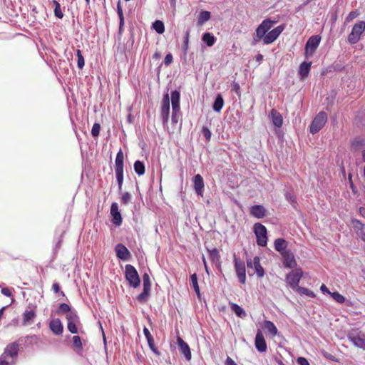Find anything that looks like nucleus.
Wrapping results in <instances>:
<instances>
[{
  "instance_id": "nucleus-1",
  "label": "nucleus",
  "mask_w": 365,
  "mask_h": 365,
  "mask_svg": "<svg viewBox=\"0 0 365 365\" xmlns=\"http://www.w3.org/2000/svg\"><path fill=\"white\" fill-rule=\"evenodd\" d=\"M180 94L177 90L171 91L170 99L169 94L165 93L163 95L161 102L160 115L163 125L168 123L170 116V101L172 103V122L175 124L178 121V115L180 113Z\"/></svg>"
},
{
  "instance_id": "nucleus-2",
  "label": "nucleus",
  "mask_w": 365,
  "mask_h": 365,
  "mask_svg": "<svg viewBox=\"0 0 365 365\" xmlns=\"http://www.w3.org/2000/svg\"><path fill=\"white\" fill-rule=\"evenodd\" d=\"M123 160L124 155L121 149L118 152L115 160V173L119 190L121 191L123 182Z\"/></svg>"
},
{
  "instance_id": "nucleus-3",
  "label": "nucleus",
  "mask_w": 365,
  "mask_h": 365,
  "mask_svg": "<svg viewBox=\"0 0 365 365\" xmlns=\"http://www.w3.org/2000/svg\"><path fill=\"white\" fill-rule=\"evenodd\" d=\"M19 351V344L16 342L10 343L6 346L0 357L2 359L10 361L11 364L15 365L18 359Z\"/></svg>"
},
{
  "instance_id": "nucleus-4",
  "label": "nucleus",
  "mask_w": 365,
  "mask_h": 365,
  "mask_svg": "<svg viewBox=\"0 0 365 365\" xmlns=\"http://www.w3.org/2000/svg\"><path fill=\"white\" fill-rule=\"evenodd\" d=\"M125 277L129 285L137 288L140 284V279L136 269L131 264H126L125 267Z\"/></svg>"
},
{
  "instance_id": "nucleus-5",
  "label": "nucleus",
  "mask_w": 365,
  "mask_h": 365,
  "mask_svg": "<svg viewBox=\"0 0 365 365\" xmlns=\"http://www.w3.org/2000/svg\"><path fill=\"white\" fill-rule=\"evenodd\" d=\"M253 231L256 236L257 244L260 247H265L267 244V231L264 225L257 222L253 226Z\"/></svg>"
},
{
  "instance_id": "nucleus-6",
  "label": "nucleus",
  "mask_w": 365,
  "mask_h": 365,
  "mask_svg": "<svg viewBox=\"0 0 365 365\" xmlns=\"http://www.w3.org/2000/svg\"><path fill=\"white\" fill-rule=\"evenodd\" d=\"M365 31V21H361L355 24L348 36V41L350 44L356 43Z\"/></svg>"
},
{
  "instance_id": "nucleus-7",
  "label": "nucleus",
  "mask_w": 365,
  "mask_h": 365,
  "mask_svg": "<svg viewBox=\"0 0 365 365\" xmlns=\"http://www.w3.org/2000/svg\"><path fill=\"white\" fill-rule=\"evenodd\" d=\"M327 121V115L324 111L319 112L313 119L310 126L309 132L312 134L318 133Z\"/></svg>"
},
{
  "instance_id": "nucleus-8",
  "label": "nucleus",
  "mask_w": 365,
  "mask_h": 365,
  "mask_svg": "<svg viewBox=\"0 0 365 365\" xmlns=\"http://www.w3.org/2000/svg\"><path fill=\"white\" fill-rule=\"evenodd\" d=\"M348 339L356 346L365 350V334L357 329H352L347 334Z\"/></svg>"
},
{
  "instance_id": "nucleus-9",
  "label": "nucleus",
  "mask_w": 365,
  "mask_h": 365,
  "mask_svg": "<svg viewBox=\"0 0 365 365\" xmlns=\"http://www.w3.org/2000/svg\"><path fill=\"white\" fill-rule=\"evenodd\" d=\"M303 272L300 268L291 271L286 277V281L293 290H297L299 286V283L302 277Z\"/></svg>"
},
{
  "instance_id": "nucleus-10",
  "label": "nucleus",
  "mask_w": 365,
  "mask_h": 365,
  "mask_svg": "<svg viewBox=\"0 0 365 365\" xmlns=\"http://www.w3.org/2000/svg\"><path fill=\"white\" fill-rule=\"evenodd\" d=\"M275 24L274 21H272L269 19H266L258 26L256 29V38L255 41L262 39L267 35V32L271 29L273 25Z\"/></svg>"
},
{
  "instance_id": "nucleus-11",
  "label": "nucleus",
  "mask_w": 365,
  "mask_h": 365,
  "mask_svg": "<svg viewBox=\"0 0 365 365\" xmlns=\"http://www.w3.org/2000/svg\"><path fill=\"white\" fill-rule=\"evenodd\" d=\"M275 24L274 21H272L269 19H266L258 26L256 29V38L255 41L262 39L267 35V32L271 29L273 25Z\"/></svg>"
},
{
  "instance_id": "nucleus-12",
  "label": "nucleus",
  "mask_w": 365,
  "mask_h": 365,
  "mask_svg": "<svg viewBox=\"0 0 365 365\" xmlns=\"http://www.w3.org/2000/svg\"><path fill=\"white\" fill-rule=\"evenodd\" d=\"M143 292L137 297V299L139 302L143 303L145 302L148 299V297L150 294V292L151 289V282L150 276L148 273H144L143 275Z\"/></svg>"
},
{
  "instance_id": "nucleus-13",
  "label": "nucleus",
  "mask_w": 365,
  "mask_h": 365,
  "mask_svg": "<svg viewBox=\"0 0 365 365\" xmlns=\"http://www.w3.org/2000/svg\"><path fill=\"white\" fill-rule=\"evenodd\" d=\"M321 41V37L318 35L312 36L305 44V55L306 57L312 56L316 49L319 46Z\"/></svg>"
},
{
  "instance_id": "nucleus-14",
  "label": "nucleus",
  "mask_w": 365,
  "mask_h": 365,
  "mask_svg": "<svg viewBox=\"0 0 365 365\" xmlns=\"http://www.w3.org/2000/svg\"><path fill=\"white\" fill-rule=\"evenodd\" d=\"M235 269L237 276L241 284H245L246 282V269L244 262L238 259L235 256L234 257Z\"/></svg>"
},
{
  "instance_id": "nucleus-15",
  "label": "nucleus",
  "mask_w": 365,
  "mask_h": 365,
  "mask_svg": "<svg viewBox=\"0 0 365 365\" xmlns=\"http://www.w3.org/2000/svg\"><path fill=\"white\" fill-rule=\"evenodd\" d=\"M284 30V26L279 25L272 30L267 32V35L263 38V42L264 44H270L273 43L281 34V33Z\"/></svg>"
},
{
  "instance_id": "nucleus-16",
  "label": "nucleus",
  "mask_w": 365,
  "mask_h": 365,
  "mask_svg": "<svg viewBox=\"0 0 365 365\" xmlns=\"http://www.w3.org/2000/svg\"><path fill=\"white\" fill-rule=\"evenodd\" d=\"M110 215L112 217V223L118 227L122 224V216L118 210V205L117 202H113L110 206Z\"/></svg>"
},
{
  "instance_id": "nucleus-17",
  "label": "nucleus",
  "mask_w": 365,
  "mask_h": 365,
  "mask_svg": "<svg viewBox=\"0 0 365 365\" xmlns=\"http://www.w3.org/2000/svg\"><path fill=\"white\" fill-rule=\"evenodd\" d=\"M283 259V265L286 268L294 269L297 267V261L294 255L291 250L287 251L282 255Z\"/></svg>"
},
{
  "instance_id": "nucleus-18",
  "label": "nucleus",
  "mask_w": 365,
  "mask_h": 365,
  "mask_svg": "<svg viewBox=\"0 0 365 365\" xmlns=\"http://www.w3.org/2000/svg\"><path fill=\"white\" fill-rule=\"evenodd\" d=\"M255 345L259 352H265L267 346L264 337L260 330H258L255 336Z\"/></svg>"
},
{
  "instance_id": "nucleus-19",
  "label": "nucleus",
  "mask_w": 365,
  "mask_h": 365,
  "mask_svg": "<svg viewBox=\"0 0 365 365\" xmlns=\"http://www.w3.org/2000/svg\"><path fill=\"white\" fill-rule=\"evenodd\" d=\"M115 252L118 258L126 261L130 257L128 249L123 244H117L115 247Z\"/></svg>"
},
{
  "instance_id": "nucleus-20",
  "label": "nucleus",
  "mask_w": 365,
  "mask_h": 365,
  "mask_svg": "<svg viewBox=\"0 0 365 365\" xmlns=\"http://www.w3.org/2000/svg\"><path fill=\"white\" fill-rule=\"evenodd\" d=\"M177 343L181 354L184 355L185 358L187 361H190L192 356L188 344L180 336H178L177 339Z\"/></svg>"
},
{
  "instance_id": "nucleus-21",
  "label": "nucleus",
  "mask_w": 365,
  "mask_h": 365,
  "mask_svg": "<svg viewBox=\"0 0 365 365\" xmlns=\"http://www.w3.org/2000/svg\"><path fill=\"white\" fill-rule=\"evenodd\" d=\"M204 180L200 174H197L193 178V188L197 195L202 196L204 190Z\"/></svg>"
},
{
  "instance_id": "nucleus-22",
  "label": "nucleus",
  "mask_w": 365,
  "mask_h": 365,
  "mask_svg": "<svg viewBox=\"0 0 365 365\" xmlns=\"http://www.w3.org/2000/svg\"><path fill=\"white\" fill-rule=\"evenodd\" d=\"M143 334L147 339L148 344L150 350L157 356H159L160 354V351H158V348L155 345L154 338L150 334L149 329L144 327L143 328Z\"/></svg>"
},
{
  "instance_id": "nucleus-23",
  "label": "nucleus",
  "mask_w": 365,
  "mask_h": 365,
  "mask_svg": "<svg viewBox=\"0 0 365 365\" xmlns=\"http://www.w3.org/2000/svg\"><path fill=\"white\" fill-rule=\"evenodd\" d=\"M49 328L56 335H61L63 331V326L59 319H51L49 322Z\"/></svg>"
},
{
  "instance_id": "nucleus-24",
  "label": "nucleus",
  "mask_w": 365,
  "mask_h": 365,
  "mask_svg": "<svg viewBox=\"0 0 365 365\" xmlns=\"http://www.w3.org/2000/svg\"><path fill=\"white\" fill-rule=\"evenodd\" d=\"M250 214L257 218H263L267 214V210L261 205H255L250 207Z\"/></svg>"
},
{
  "instance_id": "nucleus-25",
  "label": "nucleus",
  "mask_w": 365,
  "mask_h": 365,
  "mask_svg": "<svg viewBox=\"0 0 365 365\" xmlns=\"http://www.w3.org/2000/svg\"><path fill=\"white\" fill-rule=\"evenodd\" d=\"M312 66V62L304 61L299 65L298 74L301 80L308 77Z\"/></svg>"
},
{
  "instance_id": "nucleus-26",
  "label": "nucleus",
  "mask_w": 365,
  "mask_h": 365,
  "mask_svg": "<svg viewBox=\"0 0 365 365\" xmlns=\"http://www.w3.org/2000/svg\"><path fill=\"white\" fill-rule=\"evenodd\" d=\"M274 245L275 250L279 252L281 255L289 250L287 249V242L283 238L276 239Z\"/></svg>"
},
{
  "instance_id": "nucleus-27",
  "label": "nucleus",
  "mask_w": 365,
  "mask_h": 365,
  "mask_svg": "<svg viewBox=\"0 0 365 365\" xmlns=\"http://www.w3.org/2000/svg\"><path fill=\"white\" fill-rule=\"evenodd\" d=\"M352 224L359 237L365 242V224L358 220H354Z\"/></svg>"
},
{
  "instance_id": "nucleus-28",
  "label": "nucleus",
  "mask_w": 365,
  "mask_h": 365,
  "mask_svg": "<svg viewBox=\"0 0 365 365\" xmlns=\"http://www.w3.org/2000/svg\"><path fill=\"white\" fill-rule=\"evenodd\" d=\"M269 117L275 127H282L283 123V118L282 115L277 110L272 109L270 112Z\"/></svg>"
},
{
  "instance_id": "nucleus-29",
  "label": "nucleus",
  "mask_w": 365,
  "mask_h": 365,
  "mask_svg": "<svg viewBox=\"0 0 365 365\" xmlns=\"http://www.w3.org/2000/svg\"><path fill=\"white\" fill-rule=\"evenodd\" d=\"M253 268L255 269V273L257 274V277L259 278L264 277V270L260 264V258L258 256H255L253 258Z\"/></svg>"
},
{
  "instance_id": "nucleus-30",
  "label": "nucleus",
  "mask_w": 365,
  "mask_h": 365,
  "mask_svg": "<svg viewBox=\"0 0 365 365\" xmlns=\"http://www.w3.org/2000/svg\"><path fill=\"white\" fill-rule=\"evenodd\" d=\"M36 314L34 310L26 309L23 314V325H28L32 322L36 317Z\"/></svg>"
},
{
  "instance_id": "nucleus-31",
  "label": "nucleus",
  "mask_w": 365,
  "mask_h": 365,
  "mask_svg": "<svg viewBox=\"0 0 365 365\" xmlns=\"http://www.w3.org/2000/svg\"><path fill=\"white\" fill-rule=\"evenodd\" d=\"M263 328L266 329L272 336H275L278 333L277 328L274 324L269 320H265L264 322Z\"/></svg>"
},
{
  "instance_id": "nucleus-32",
  "label": "nucleus",
  "mask_w": 365,
  "mask_h": 365,
  "mask_svg": "<svg viewBox=\"0 0 365 365\" xmlns=\"http://www.w3.org/2000/svg\"><path fill=\"white\" fill-rule=\"evenodd\" d=\"M231 310L240 318H245L247 316V314L244 309H242L240 306L235 303L230 304Z\"/></svg>"
},
{
  "instance_id": "nucleus-33",
  "label": "nucleus",
  "mask_w": 365,
  "mask_h": 365,
  "mask_svg": "<svg viewBox=\"0 0 365 365\" xmlns=\"http://www.w3.org/2000/svg\"><path fill=\"white\" fill-rule=\"evenodd\" d=\"M223 106L224 99L220 94H218L215 99V101L212 105V108L215 112L219 113L222 110Z\"/></svg>"
},
{
  "instance_id": "nucleus-34",
  "label": "nucleus",
  "mask_w": 365,
  "mask_h": 365,
  "mask_svg": "<svg viewBox=\"0 0 365 365\" xmlns=\"http://www.w3.org/2000/svg\"><path fill=\"white\" fill-rule=\"evenodd\" d=\"M211 16L210 12L207 11H202L197 17V25L202 26L210 20Z\"/></svg>"
},
{
  "instance_id": "nucleus-35",
  "label": "nucleus",
  "mask_w": 365,
  "mask_h": 365,
  "mask_svg": "<svg viewBox=\"0 0 365 365\" xmlns=\"http://www.w3.org/2000/svg\"><path fill=\"white\" fill-rule=\"evenodd\" d=\"M202 40L207 46L210 47L215 44L216 38L211 33L205 32L202 35Z\"/></svg>"
},
{
  "instance_id": "nucleus-36",
  "label": "nucleus",
  "mask_w": 365,
  "mask_h": 365,
  "mask_svg": "<svg viewBox=\"0 0 365 365\" xmlns=\"http://www.w3.org/2000/svg\"><path fill=\"white\" fill-rule=\"evenodd\" d=\"M133 168H134V170L137 175H138L140 176L144 175L145 168V165H144L143 162H142L140 160H136L134 163Z\"/></svg>"
},
{
  "instance_id": "nucleus-37",
  "label": "nucleus",
  "mask_w": 365,
  "mask_h": 365,
  "mask_svg": "<svg viewBox=\"0 0 365 365\" xmlns=\"http://www.w3.org/2000/svg\"><path fill=\"white\" fill-rule=\"evenodd\" d=\"M153 29L159 34H162L165 31V26L162 21L160 20H155L153 23Z\"/></svg>"
},
{
  "instance_id": "nucleus-38",
  "label": "nucleus",
  "mask_w": 365,
  "mask_h": 365,
  "mask_svg": "<svg viewBox=\"0 0 365 365\" xmlns=\"http://www.w3.org/2000/svg\"><path fill=\"white\" fill-rule=\"evenodd\" d=\"M66 319L68 322H80L76 311L72 309L66 314Z\"/></svg>"
},
{
  "instance_id": "nucleus-39",
  "label": "nucleus",
  "mask_w": 365,
  "mask_h": 365,
  "mask_svg": "<svg viewBox=\"0 0 365 365\" xmlns=\"http://www.w3.org/2000/svg\"><path fill=\"white\" fill-rule=\"evenodd\" d=\"M207 251L209 252V257L213 262H218L220 261V253L216 248L207 249Z\"/></svg>"
},
{
  "instance_id": "nucleus-40",
  "label": "nucleus",
  "mask_w": 365,
  "mask_h": 365,
  "mask_svg": "<svg viewBox=\"0 0 365 365\" xmlns=\"http://www.w3.org/2000/svg\"><path fill=\"white\" fill-rule=\"evenodd\" d=\"M71 307L66 304L61 303L59 304L57 312L58 314H67L69 311H71Z\"/></svg>"
},
{
  "instance_id": "nucleus-41",
  "label": "nucleus",
  "mask_w": 365,
  "mask_h": 365,
  "mask_svg": "<svg viewBox=\"0 0 365 365\" xmlns=\"http://www.w3.org/2000/svg\"><path fill=\"white\" fill-rule=\"evenodd\" d=\"M296 291L300 294H304L310 297H315V294L312 291L305 287H299Z\"/></svg>"
},
{
  "instance_id": "nucleus-42",
  "label": "nucleus",
  "mask_w": 365,
  "mask_h": 365,
  "mask_svg": "<svg viewBox=\"0 0 365 365\" xmlns=\"http://www.w3.org/2000/svg\"><path fill=\"white\" fill-rule=\"evenodd\" d=\"M54 7V14L58 19H62L63 16V14L61 9V5L57 1H53Z\"/></svg>"
},
{
  "instance_id": "nucleus-43",
  "label": "nucleus",
  "mask_w": 365,
  "mask_h": 365,
  "mask_svg": "<svg viewBox=\"0 0 365 365\" xmlns=\"http://www.w3.org/2000/svg\"><path fill=\"white\" fill-rule=\"evenodd\" d=\"M76 56L78 58L77 66H78V68L82 69L85 65V61H84V58L81 53V50H79V49L76 50Z\"/></svg>"
},
{
  "instance_id": "nucleus-44",
  "label": "nucleus",
  "mask_w": 365,
  "mask_h": 365,
  "mask_svg": "<svg viewBox=\"0 0 365 365\" xmlns=\"http://www.w3.org/2000/svg\"><path fill=\"white\" fill-rule=\"evenodd\" d=\"M329 295L338 303L343 304L345 302V297L337 292H331Z\"/></svg>"
},
{
  "instance_id": "nucleus-45",
  "label": "nucleus",
  "mask_w": 365,
  "mask_h": 365,
  "mask_svg": "<svg viewBox=\"0 0 365 365\" xmlns=\"http://www.w3.org/2000/svg\"><path fill=\"white\" fill-rule=\"evenodd\" d=\"M80 322H68L67 328H68V331L71 334H77L78 333L77 325Z\"/></svg>"
},
{
  "instance_id": "nucleus-46",
  "label": "nucleus",
  "mask_w": 365,
  "mask_h": 365,
  "mask_svg": "<svg viewBox=\"0 0 365 365\" xmlns=\"http://www.w3.org/2000/svg\"><path fill=\"white\" fill-rule=\"evenodd\" d=\"M101 125L98 123H95L91 129V134L93 137H98L100 133Z\"/></svg>"
},
{
  "instance_id": "nucleus-47",
  "label": "nucleus",
  "mask_w": 365,
  "mask_h": 365,
  "mask_svg": "<svg viewBox=\"0 0 365 365\" xmlns=\"http://www.w3.org/2000/svg\"><path fill=\"white\" fill-rule=\"evenodd\" d=\"M202 133L207 141L210 140L212 133L207 127H206V126L202 127Z\"/></svg>"
},
{
  "instance_id": "nucleus-48",
  "label": "nucleus",
  "mask_w": 365,
  "mask_h": 365,
  "mask_svg": "<svg viewBox=\"0 0 365 365\" xmlns=\"http://www.w3.org/2000/svg\"><path fill=\"white\" fill-rule=\"evenodd\" d=\"M131 198H132L131 195H130L129 192H124V193L122 195V197H121V202H122V203H123L124 205H127V204H128V203L130 202Z\"/></svg>"
},
{
  "instance_id": "nucleus-49",
  "label": "nucleus",
  "mask_w": 365,
  "mask_h": 365,
  "mask_svg": "<svg viewBox=\"0 0 365 365\" xmlns=\"http://www.w3.org/2000/svg\"><path fill=\"white\" fill-rule=\"evenodd\" d=\"M190 281H191L192 287H193L194 290L200 288L199 285H198V282H197V277L195 273L191 274Z\"/></svg>"
},
{
  "instance_id": "nucleus-50",
  "label": "nucleus",
  "mask_w": 365,
  "mask_h": 365,
  "mask_svg": "<svg viewBox=\"0 0 365 365\" xmlns=\"http://www.w3.org/2000/svg\"><path fill=\"white\" fill-rule=\"evenodd\" d=\"M73 346L76 348L81 349H82V343L80 336H73Z\"/></svg>"
},
{
  "instance_id": "nucleus-51",
  "label": "nucleus",
  "mask_w": 365,
  "mask_h": 365,
  "mask_svg": "<svg viewBox=\"0 0 365 365\" xmlns=\"http://www.w3.org/2000/svg\"><path fill=\"white\" fill-rule=\"evenodd\" d=\"M297 361L299 365H309L307 359L302 356L298 357Z\"/></svg>"
},
{
  "instance_id": "nucleus-52",
  "label": "nucleus",
  "mask_w": 365,
  "mask_h": 365,
  "mask_svg": "<svg viewBox=\"0 0 365 365\" xmlns=\"http://www.w3.org/2000/svg\"><path fill=\"white\" fill-rule=\"evenodd\" d=\"M173 56L171 53H168L165 57V59H164V63L166 65V66H168L170 65L172 62H173Z\"/></svg>"
},
{
  "instance_id": "nucleus-53",
  "label": "nucleus",
  "mask_w": 365,
  "mask_h": 365,
  "mask_svg": "<svg viewBox=\"0 0 365 365\" xmlns=\"http://www.w3.org/2000/svg\"><path fill=\"white\" fill-rule=\"evenodd\" d=\"M285 197L292 205L296 202V199H295L294 196L292 195L290 193H288V192L286 193Z\"/></svg>"
},
{
  "instance_id": "nucleus-54",
  "label": "nucleus",
  "mask_w": 365,
  "mask_h": 365,
  "mask_svg": "<svg viewBox=\"0 0 365 365\" xmlns=\"http://www.w3.org/2000/svg\"><path fill=\"white\" fill-rule=\"evenodd\" d=\"M117 13H118V17H119V20L124 19L123 9H122L120 4H118V6H117Z\"/></svg>"
},
{
  "instance_id": "nucleus-55",
  "label": "nucleus",
  "mask_w": 365,
  "mask_h": 365,
  "mask_svg": "<svg viewBox=\"0 0 365 365\" xmlns=\"http://www.w3.org/2000/svg\"><path fill=\"white\" fill-rule=\"evenodd\" d=\"M364 145H365V140H356L353 143V146H354V147L363 146Z\"/></svg>"
},
{
  "instance_id": "nucleus-56",
  "label": "nucleus",
  "mask_w": 365,
  "mask_h": 365,
  "mask_svg": "<svg viewBox=\"0 0 365 365\" xmlns=\"http://www.w3.org/2000/svg\"><path fill=\"white\" fill-rule=\"evenodd\" d=\"M1 294L6 297H11V292L9 288H2L1 289Z\"/></svg>"
},
{
  "instance_id": "nucleus-57",
  "label": "nucleus",
  "mask_w": 365,
  "mask_h": 365,
  "mask_svg": "<svg viewBox=\"0 0 365 365\" xmlns=\"http://www.w3.org/2000/svg\"><path fill=\"white\" fill-rule=\"evenodd\" d=\"M60 285L57 282H54L52 285V290L54 293H58L60 292Z\"/></svg>"
},
{
  "instance_id": "nucleus-58",
  "label": "nucleus",
  "mask_w": 365,
  "mask_h": 365,
  "mask_svg": "<svg viewBox=\"0 0 365 365\" xmlns=\"http://www.w3.org/2000/svg\"><path fill=\"white\" fill-rule=\"evenodd\" d=\"M189 37H190V29H187L185 33L184 36V42L185 44H189Z\"/></svg>"
},
{
  "instance_id": "nucleus-59",
  "label": "nucleus",
  "mask_w": 365,
  "mask_h": 365,
  "mask_svg": "<svg viewBox=\"0 0 365 365\" xmlns=\"http://www.w3.org/2000/svg\"><path fill=\"white\" fill-rule=\"evenodd\" d=\"M225 365H237L235 361L231 359L230 357L227 356L225 361Z\"/></svg>"
},
{
  "instance_id": "nucleus-60",
  "label": "nucleus",
  "mask_w": 365,
  "mask_h": 365,
  "mask_svg": "<svg viewBox=\"0 0 365 365\" xmlns=\"http://www.w3.org/2000/svg\"><path fill=\"white\" fill-rule=\"evenodd\" d=\"M232 91H234L238 96L240 95V88L238 83H234Z\"/></svg>"
},
{
  "instance_id": "nucleus-61",
  "label": "nucleus",
  "mask_w": 365,
  "mask_h": 365,
  "mask_svg": "<svg viewBox=\"0 0 365 365\" xmlns=\"http://www.w3.org/2000/svg\"><path fill=\"white\" fill-rule=\"evenodd\" d=\"M320 290L324 293V294H330L331 292L329 290V289L326 287L325 284H322L321 287H320Z\"/></svg>"
},
{
  "instance_id": "nucleus-62",
  "label": "nucleus",
  "mask_w": 365,
  "mask_h": 365,
  "mask_svg": "<svg viewBox=\"0 0 365 365\" xmlns=\"http://www.w3.org/2000/svg\"><path fill=\"white\" fill-rule=\"evenodd\" d=\"M356 16V12L355 11H351V12L349 13V14L346 17V21H349L352 20L353 19H354Z\"/></svg>"
},
{
  "instance_id": "nucleus-63",
  "label": "nucleus",
  "mask_w": 365,
  "mask_h": 365,
  "mask_svg": "<svg viewBox=\"0 0 365 365\" xmlns=\"http://www.w3.org/2000/svg\"><path fill=\"white\" fill-rule=\"evenodd\" d=\"M0 365H14L10 362V361H6L5 359H2V358L0 357Z\"/></svg>"
},
{
  "instance_id": "nucleus-64",
  "label": "nucleus",
  "mask_w": 365,
  "mask_h": 365,
  "mask_svg": "<svg viewBox=\"0 0 365 365\" xmlns=\"http://www.w3.org/2000/svg\"><path fill=\"white\" fill-rule=\"evenodd\" d=\"M124 26V19H120L119 22V34H120L123 32Z\"/></svg>"
}]
</instances>
